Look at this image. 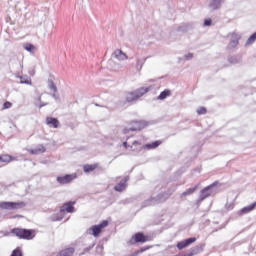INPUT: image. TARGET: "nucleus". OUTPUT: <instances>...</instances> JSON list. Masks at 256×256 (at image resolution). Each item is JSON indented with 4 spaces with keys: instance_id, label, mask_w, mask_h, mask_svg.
Listing matches in <instances>:
<instances>
[{
    "instance_id": "nucleus-29",
    "label": "nucleus",
    "mask_w": 256,
    "mask_h": 256,
    "mask_svg": "<svg viewBox=\"0 0 256 256\" xmlns=\"http://www.w3.org/2000/svg\"><path fill=\"white\" fill-rule=\"evenodd\" d=\"M211 23H212V20L210 18L206 19L204 21V27H211Z\"/></svg>"
},
{
    "instance_id": "nucleus-8",
    "label": "nucleus",
    "mask_w": 256,
    "mask_h": 256,
    "mask_svg": "<svg viewBox=\"0 0 256 256\" xmlns=\"http://www.w3.org/2000/svg\"><path fill=\"white\" fill-rule=\"evenodd\" d=\"M195 241H197V238L195 237L187 238L186 240L178 242L176 247L179 249V251H182V249L189 247V245H193Z\"/></svg>"
},
{
    "instance_id": "nucleus-35",
    "label": "nucleus",
    "mask_w": 256,
    "mask_h": 256,
    "mask_svg": "<svg viewBox=\"0 0 256 256\" xmlns=\"http://www.w3.org/2000/svg\"><path fill=\"white\" fill-rule=\"evenodd\" d=\"M193 254H190V255H188V256H192Z\"/></svg>"
},
{
    "instance_id": "nucleus-21",
    "label": "nucleus",
    "mask_w": 256,
    "mask_h": 256,
    "mask_svg": "<svg viewBox=\"0 0 256 256\" xmlns=\"http://www.w3.org/2000/svg\"><path fill=\"white\" fill-rule=\"evenodd\" d=\"M256 41V32L254 34H252L248 40H247V45H253V43H255Z\"/></svg>"
},
{
    "instance_id": "nucleus-17",
    "label": "nucleus",
    "mask_w": 256,
    "mask_h": 256,
    "mask_svg": "<svg viewBox=\"0 0 256 256\" xmlns=\"http://www.w3.org/2000/svg\"><path fill=\"white\" fill-rule=\"evenodd\" d=\"M171 96V90L166 89L160 93L158 96L159 101H163V99H167V97Z\"/></svg>"
},
{
    "instance_id": "nucleus-10",
    "label": "nucleus",
    "mask_w": 256,
    "mask_h": 256,
    "mask_svg": "<svg viewBox=\"0 0 256 256\" xmlns=\"http://www.w3.org/2000/svg\"><path fill=\"white\" fill-rule=\"evenodd\" d=\"M113 57H115V59H118V61H126L127 59H129V56H127V54H125V52H123V50L121 49H116L113 52Z\"/></svg>"
},
{
    "instance_id": "nucleus-32",
    "label": "nucleus",
    "mask_w": 256,
    "mask_h": 256,
    "mask_svg": "<svg viewBox=\"0 0 256 256\" xmlns=\"http://www.w3.org/2000/svg\"><path fill=\"white\" fill-rule=\"evenodd\" d=\"M129 131H137V128H129V130L125 129L124 133H129Z\"/></svg>"
},
{
    "instance_id": "nucleus-3",
    "label": "nucleus",
    "mask_w": 256,
    "mask_h": 256,
    "mask_svg": "<svg viewBox=\"0 0 256 256\" xmlns=\"http://www.w3.org/2000/svg\"><path fill=\"white\" fill-rule=\"evenodd\" d=\"M149 91H150V88L142 87V88L137 89L134 92H129L126 95V101L128 103H131L133 101H137V99H141V97H143V95L149 93Z\"/></svg>"
},
{
    "instance_id": "nucleus-18",
    "label": "nucleus",
    "mask_w": 256,
    "mask_h": 256,
    "mask_svg": "<svg viewBox=\"0 0 256 256\" xmlns=\"http://www.w3.org/2000/svg\"><path fill=\"white\" fill-rule=\"evenodd\" d=\"M197 187L198 186H195L194 188L187 189L185 192L182 193V197H187L189 195H193L195 193V191H197Z\"/></svg>"
},
{
    "instance_id": "nucleus-15",
    "label": "nucleus",
    "mask_w": 256,
    "mask_h": 256,
    "mask_svg": "<svg viewBox=\"0 0 256 256\" xmlns=\"http://www.w3.org/2000/svg\"><path fill=\"white\" fill-rule=\"evenodd\" d=\"M256 202L244 207L241 209V215H247V213H251V211L255 210Z\"/></svg>"
},
{
    "instance_id": "nucleus-2",
    "label": "nucleus",
    "mask_w": 256,
    "mask_h": 256,
    "mask_svg": "<svg viewBox=\"0 0 256 256\" xmlns=\"http://www.w3.org/2000/svg\"><path fill=\"white\" fill-rule=\"evenodd\" d=\"M12 234L18 237V239L31 241V239H35V235H37V232L33 229L14 228L12 229Z\"/></svg>"
},
{
    "instance_id": "nucleus-16",
    "label": "nucleus",
    "mask_w": 256,
    "mask_h": 256,
    "mask_svg": "<svg viewBox=\"0 0 256 256\" xmlns=\"http://www.w3.org/2000/svg\"><path fill=\"white\" fill-rule=\"evenodd\" d=\"M13 161V156L8 154H2L0 155V162L1 163H11Z\"/></svg>"
},
{
    "instance_id": "nucleus-26",
    "label": "nucleus",
    "mask_w": 256,
    "mask_h": 256,
    "mask_svg": "<svg viewBox=\"0 0 256 256\" xmlns=\"http://www.w3.org/2000/svg\"><path fill=\"white\" fill-rule=\"evenodd\" d=\"M24 49L26 50V51H34V49H35V46L33 45V44H25L24 45Z\"/></svg>"
},
{
    "instance_id": "nucleus-28",
    "label": "nucleus",
    "mask_w": 256,
    "mask_h": 256,
    "mask_svg": "<svg viewBox=\"0 0 256 256\" xmlns=\"http://www.w3.org/2000/svg\"><path fill=\"white\" fill-rule=\"evenodd\" d=\"M49 88L51 89V91H53V93H57V86L53 81L50 82Z\"/></svg>"
},
{
    "instance_id": "nucleus-5",
    "label": "nucleus",
    "mask_w": 256,
    "mask_h": 256,
    "mask_svg": "<svg viewBox=\"0 0 256 256\" xmlns=\"http://www.w3.org/2000/svg\"><path fill=\"white\" fill-rule=\"evenodd\" d=\"M25 202L21 201V202H1L0 203V207L1 209H23V207H25Z\"/></svg>"
},
{
    "instance_id": "nucleus-34",
    "label": "nucleus",
    "mask_w": 256,
    "mask_h": 256,
    "mask_svg": "<svg viewBox=\"0 0 256 256\" xmlns=\"http://www.w3.org/2000/svg\"><path fill=\"white\" fill-rule=\"evenodd\" d=\"M123 147H125V149L129 147V145H127V142H123Z\"/></svg>"
},
{
    "instance_id": "nucleus-22",
    "label": "nucleus",
    "mask_w": 256,
    "mask_h": 256,
    "mask_svg": "<svg viewBox=\"0 0 256 256\" xmlns=\"http://www.w3.org/2000/svg\"><path fill=\"white\" fill-rule=\"evenodd\" d=\"M213 3L210 5L212 9H219L221 5V0H212Z\"/></svg>"
},
{
    "instance_id": "nucleus-11",
    "label": "nucleus",
    "mask_w": 256,
    "mask_h": 256,
    "mask_svg": "<svg viewBox=\"0 0 256 256\" xmlns=\"http://www.w3.org/2000/svg\"><path fill=\"white\" fill-rule=\"evenodd\" d=\"M127 181H129V179L127 178L122 179L120 183L115 185L114 190L118 191V193L125 191V189H127Z\"/></svg>"
},
{
    "instance_id": "nucleus-23",
    "label": "nucleus",
    "mask_w": 256,
    "mask_h": 256,
    "mask_svg": "<svg viewBox=\"0 0 256 256\" xmlns=\"http://www.w3.org/2000/svg\"><path fill=\"white\" fill-rule=\"evenodd\" d=\"M211 187H213L212 185L211 186H208L206 188H204L202 191H201V194L204 196V199L209 197L211 194L210 193H207V191H209V189H211Z\"/></svg>"
},
{
    "instance_id": "nucleus-7",
    "label": "nucleus",
    "mask_w": 256,
    "mask_h": 256,
    "mask_svg": "<svg viewBox=\"0 0 256 256\" xmlns=\"http://www.w3.org/2000/svg\"><path fill=\"white\" fill-rule=\"evenodd\" d=\"M132 243H147V241H151V237L143 234L142 232H138L132 236Z\"/></svg>"
},
{
    "instance_id": "nucleus-12",
    "label": "nucleus",
    "mask_w": 256,
    "mask_h": 256,
    "mask_svg": "<svg viewBox=\"0 0 256 256\" xmlns=\"http://www.w3.org/2000/svg\"><path fill=\"white\" fill-rule=\"evenodd\" d=\"M46 124L49 127H53L54 129H57L59 127V120L57 118L47 117Z\"/></svg>"
},
{
    "instance_id": "nucleus-1",
    "label": "nucleus",
    "mask_w": 256,
    "mask_h": 256,
    "mask_svg": "<svg viewBox=\"0 0 256 256\" xmlns=\"http://www.w3.org/2000/svg\"><path fill=\"white\" fill-rule=\"evenodd\" d=\"M76 203H77L76 201H69V202L64 203L60 207L59 213L53 214L51 216V220L52 221H63V219H65L66 213H75V204Z\"/></svg>"
},
{
    "instance_id": "nucleus-25",
    "label": "nucleus",
    "mask_w": 256,
    "mask_h": 256,
    "mask_svg": "<svg viewBox=\"0 0 256 256\" xmlns=\"http://www.w3.org/2000/svg\"><path fill=\"white\" fill-rule=\"evenodd\" d=\"M206 113H207V108H205V107H200L197 109L198 115H205Z\"/></svg>"
},
{
    "instance_id": "nucleus-20",
    "label": "nucleus",
    "mask_w": 256,
    "mask_h": 256,
    "mask_svg": "<svg viewBox=\"0 0 256 256\" xmlns=\"http://www.w3.org/2000/svg\"><path fill=\"white\" fill-rule=\"evenodd\" d=\"M19 79H20V83L25 85H31V78H25L23 76H20Z\"/></svg>"
},
{
    "instance_id": "nucleus-31",
    "label": "nucleus",
    "mask_w": 256,
    "mask_h": 256,
    "mask_svg": "<svg viewBox=\"0 0 256 256\" xmlns=\"http://www.w3.org/2000/svg\"><path fill=\"white\" fill-rule=\"evenodd\" d=\"M143 251H145V249H140V250H137L136 252H134L133 254H132V256H137V255H139V253H143Z\"/></svg>"
},
{
    "instance_id": "nucleus-24",
    "label": "nucleus",
    "mask_w": 256,
    "mask_h": 256,
    "mask_svg": "<svg viewBox=\"0 0 256 256\" xmlns=\"http://www.w3.org/2000/svg\"><path fill=\"white\" fill-rule=\"evenodd\" d=\"M11 256H23V252L21 251V248H16L13 250Z\"/></svg>"
},
{
    "instance_id": "nucleus-33",
    "label": "nucleus",
    "mask_w": 256,
    "mask_h": 256,
    "mask_svg": "<svg viewBox=\"0 0 256 256\" xmlns=\"http://www.w3.org/2000/svg\"><path fill=\"white\" fill-rule=\"evenodd\" d=\"M186 59H193V54H192V53L188 54V55L186 56Z\"/></svg>"
},
{
    "instance_id": "nucleus-14",
    "label": "nucleus",
    "mask_w": 256,
    "mask_h": 256,
    "mask_svg": "<svg viewBox=\"0 0 256 256\" xmlns=\"http://www.w3.org/2000/svg\"><path fill=\"white\" fill-rule=\"evenodd\" d=\"M75 253V248H65L60 251L56 256H73Z\"/></svg>"
},
{
    "instance_id": "nucleus-4",
    "label": "nucleus",
    "mask_w": 256,
    "mask_h": 256,
    "mask_svg": "<svg viewBox=\"0 0 256 256\" xmlns=\"http://www.w3.org/2000/svg\"><path fill=\"white\" fill-rule=\"evenodd\" d=\"M109 226V221L104 220L102 221L101 224L98 225H94L89 229V232L91 235H93L94 237H99V235H101L103 229H105V227Z\"/></svg>"
},
{
    "instance_id": "nucleus-19",
    "label": "nucleus",
    "mask_w": 256,
    "mask_h": 256,
    "mask_svg": "<svg viewBox=\"0 0 256 256\" xmlns=\"http://www.w3.org/2000/svg\"><path fill=\"white\" fill-rule=\"evenodd\" d=\"M159 145H161V141L157 140L150 144H146V149H157V147H159Z\"/></svg>"
},
{
    "instance_id": "nucleus-9",
    "label": "nucleus",
    "mask_w": 256,
    "mask_h": 256,
    "mask_svg": "<svg viewBox=\"0 0 256 256\" xmlns=\"http://www.w3.org/2000/svg\"><path fill=\"white\" fill-rule=\"evenodd\" d=\"M27 151L30 155H41V153L47 151V148H45V145L43 144H38L35 148L27 149Z\"/></svg>"
},
{
    "instance_id": "nucleus-27",
    "label": "nucleus",
    "mask_w": 256,
    "mask_h": 256,
    "mask_svg": "<svg viewBox=\"0 0 256 256\" xmlns=\"http://www.w3.org/2000/svg\"><path fill=\"white\" fill-rule=\"evenodd\" d=\"M11 107H13V103L9 102V101H6L4 104H3V110L5 109H11Z\"/></svg>"
},
{
    "instance_id": "nucleus-30",
    "label": "nucleus",
    "mask_w": 256,
    "mask_h": 256,
    "mask_svg": "<svg viewBox=\"0 0 256 256\" xmlns=\"http://www.w3.org/2000/svg\"><path fill=\"white\" fill-rule=\"evenodd\" d=\"M238 43L239 42L237 40H233V41L230 42V46L237 47Z\"/></svg>"
},
{
    "instance_id": "nucleus-13",
    "label": "nucleus",
    "mask_w": 256,
    "mask_h": 256,
    "mask_svg": "<svg viewBox=\"0 0 256 256\" xmlns=\"http://www.w3.org/2000/svg\"><path fill=\"white\" fill-rule=\"evenodd\" d=\"M99 168V164H86L83 166V171L84 173H92V171H95V169Z\"/></svg>"
},
{
    "instance_id": "nucleus-6",
    "label": "nucleus",
    "mask_w": 256,
    "mask_h": 256,
    "mask_svg": "<svg viewBox=\"0 0 256 256\" xmlns=\"http://www.w3.org/2000/svg\"><path fill=\"white\" fill-rule=\"evenodd\" d=\"M77 178V174H66L64 176H58L57 181L60 183V185H67V183H71L75 181Z\"/></svg>"
}]
</instances>
